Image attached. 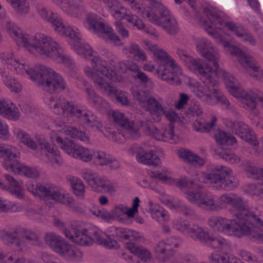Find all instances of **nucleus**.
<instances>
[{
	"instance_id": "obj_1",
	"label": "nucleus",
	"mask_w": 263,
	"mask_h": 263,
	"mask_svg": "<svg viewBox=\"0 0 263 263\" xmlns=\"http://www.w3.org/2000/svg\"><path fill=\"white\" fill-rule=\"evenodd\" d=\"M6 29L18 44L23 45L30 53L42 58H47L62 63L70 70H76L77 67L72 60L65 54L62 46L51 37L42 33L33 36L23 33L10 21L6 23Z\"/></svg>"
},
{
	"instance_id": "obj_2",
	"label": "nucleus",
	"mask_w": 263,
	"mask_h": 263,
	"mask_svg": "<svg viewBox=\"0 0 263 263\" xmlns=\"http://www.w3.org/2000/svg\"><path fill=\"white\" fill-rule=\"evenodd\" d=\"M1 58L9 66V68L17 74L28 75L42 89L50 93L61 92L66 89L67 84L63 77L53 69L42 65L30 68L24 63H20L13 57L12 53H4Z\"/></svg>"
},
{
	"instance_id": "obj_3",
	"label": "nucleus",
	"mask_w": 263,
	"mask_h": 263,
	"mask_svg": "<svg viewBox=\"0 0 263 263\" xmlns=\"http://www.w3.org/2000/svg\"><path fill=\"white\" fill-rule=\"evenodd\" d=\"M142 43L144 48L153 54L156 61L157 76L170 84L180 85L183 77L182 69L176 60L158 45L147 40H143Z\"/></svg>"
},
{
	"instance_id": "obj_4",
	"label": "nucleus",
	"mask_w": 263,
	"mask_h": 263,
	"mask_svg": "<svg viewBox=\"0 0 263 263\" xmlns=\"http://www.w3.org/2000/svg\"><path fill=\"white\" fill-rule=\"evenodd\" d=\"M108 58V64L101 57L93 56L91 60L92 68L85 67L84 71L92 80L97 88L104 94L114 98L115 96L114 56L112 55Z\"/></svg>"
},
{
	"instance_id": "obj_5",
	"label": "nucleus",
	"mask_w": 263,
	"mask_h": 263,
	"mask_svg": "<svg viewBox=\"0 0 263 263\" xmlns=\"http://www.w3.org/2000/svg\"><path fill=\"white\" fill-rule=\"evenodd\" d=\"M203 15L205 18L202 20L216 28L213 30L209 29V32L215 36H219L221 31L226 35L231 33L251 45H256V40L250 32L242 25L229 20L223 13L213 9L205 8Z\"/></svg>"
},
{
	"instance_id": "obj_6",
	"label": "nucleus",
	"mask_w": 263,
	"mask_h": 263,
	"mask_svg": "<svg viewBox=\"0 0 263 263\" xmlns=\"http://www.w3.org/2000/svg\"><path fill=\"white\" fill-rule=\"evenodd\" d=\"M49 105L57 115L76 117L88 127L96 128L99 130L102 127L101 121L91 111L82 110L74 102L69 101L63 96H52Z\"/></svg>"
},
{
	"instance_id": "obj_7",
	"label": "nucleus",
	"mask_w": 263,
	"mask_h": 263,
	"mask_svg": "<svg viewBox=\"0 0 263 263\" xmlns=\"http://www.w3.org/2000/svg\"><path fill=\"white\" fill-rule=\"evenodd\" d=\"M65 233L67 238L81 246H90L94 241L106 249H111L115 246V236L113 234L108 235L97 228L89 233L86 229L80 228L73 230V234L68 231Z\"/></svg>"
},
{
	"instance_id": "obj_8",
	"label": "nucleus",
	"mask_w": 263,
	"mask_h": 263,
	"mask_svg": "<svg viewBox=\"0 0 263 263\" xmlns=\"http://www.w3.org/2000/svg\"><path fill=\"white\" fill-rule=\"evenodd\" d=\"M176 53L186 68L199 77L202 82H215V68H213L204 60L191 56L181 48L176 49Z\"/></svg>"
},
{
	"instance_id": "obj_9",
	"label": "nucleus",
	"mask_w": 263,
	"mask_h": 263,
	"mask_svg": "<svg viewBox=\"0 0 263 263\" xmlns=\"http://www.w3.org/2000/svg\"><path fill=\"white\" fill-rule=\"evenodd\" d=\"M245 221L242 219H230L223 217L219 232L239 238L247 235L254 241L263 243V231L255 230Z\"/></svg>"
},
{
	"instance_id": "obj_10",
	"label": "nucleus",
	"mask_w": 263,
	"mask_h": 263,
	"mask_svg": "<svg viewBox=\"0 0 263 263\" xmlns=\"http://www.w3.org/2000/svg\"><path fill=\"white\" fill-rule=\"evenodd\" d=\"M204 178L205 183L215 190H232L238 184L232 169L222 165L213 166Z\"/></svg>"
},
{
	"instance_id": "obj_11",
	"label": "nucleus",
	"mask_w": 263,
	"mask_h": 263,
	"mask_svg": "<svg viewBox=\"0 0 263 263\" xmlns=\"http://www.w3.org/2000/svg\"><path fill=\"white\" fill-rule=\"evenodd\" d=\"M127 2L133 10L147 18L149 22L161 27L167 33L175 34L179 31L178 23L174 16H170L168 18L160 20L158 15L155 13L151 7H145L143 3L136 0H123Z\"/></svg>"
},
{
	"instance_id": "obj_12",
	"label": "nucleus",
	"mask_w": 263,
	"mask_h": 263,
	"mask_svg": "<svg viewBox=\"0 0 263 263\" xmlns=\"http://www.w3.org/2000/svg\"><path fill=\"white\" fill-rule=\"evenodd\" d=\"M36 10L43 20L51 23L55 32L62 35L68 36L76 42H79L81 39V35L79 32L74 31L71 27L64 25L62 18L45 5L37 4Z\"/></svg>"
},
{
	"instance_id": "obj_13",
	"label": "nucleus",
	"mask_w": 263,
	"mask_h": 263,
	"mask_svg": "<svg viewBox=\"0 0 263 263\" xmlns=\"http://www.w3.org/2000/svg\"><path fill=\"white\" fill-rule=\"evenodd\" d=\"M214 67L215 68V82L213 83L217 84V77H221L228 91L234 97L240 98L243 106L249 96V91L252 89H243L239 81L232 74L220 68L218 63V66Z\"/></svg>"
},
{
	"instance_id": "obj_14",
	"label": "nucleus",
	"mask_w": 263,
	"mask_h": 263,
	"mask_svg": "<svg viewBox=\"0 0 263 263\" xmlns=\"http://www.w3.org/2000/svg\"><path fill=\"white\" fill-rule=\"evenodd\" d=\"M231 205L237 210L235 215L238 219L245 220L247 225L257 231H263V220L261 217L254 213L249 212L241 197L234 195Z\"/></svg>"
},
{
	"instance_id": "obj_15",
	"label": "nucleus",
	"mask_w": 263,
	"mask_h": 263,
	"mask_svg": "<svg viewBox=\"0 0 263 263\" xmlns=\"http://www.w3.org/2000/svg\"><path fill=\"white\" fill-rule=\"evenodd\" d=\"M181 243V238L176 236L158 241L153 248L156 259L161 263L167 261L175 254V249L179 248Z\"/></svg>"
},
{
	"instance_id": "obj_16",
	"label": "nucleus",
	"mask_w": 263,
	"mask_h": 263,
	"mask_svg": "<svg viewBox=\"0 0 263 263\" xmlns=\"http://www.w3.org/2000/svg\"><path fill=\"white\" fill-rule=\"evenodd\" d=\"M36 190L37 195L44 200H52L70 206L73 203V199L66 196L61 188L54 184L37 183Z\"/></svg>"
},
{
	"instance_id": "obj_17",
	"label": "nucleus",
	"mask_w": 263,
	"mask_h": 263,
	"mask_svg": "<svg viewBox=\"0 0 263 263\" xmlns=\"http://www.w3.org/2000/svg\"><path fill=\"white\" fill-rule=\"evenodd\" d=\"M82 177L93 191L99 193L104 191L113 194L114 187L105 177L86 169L82 171Z\"/></svg>"
},
{
	"instance_id": "obj_18",
	"label": "nucleus",
	"mask_w": 263,
	"mask_h": 263,
	"mask_svg": "<svg viewBox=\"0 0 263 263\" xmlns=\"http://www.w3.org/2000/svg\"><path fill=\"white\" fill-rule=\"evenodd\" d=\"M86 22L89 28L92 29L99 37L107 42L115 43V34L113 32V29L103 23L97 14H88Z\"/></svg>"
},
{
	"instance_id": "obj_19",
	"label": "nucleus",
	"mask_w": 263,
	"mask_h": 263,
	"mask_svg": "<svg viewBox=\"0 0 263 263\" xmlns=\"http://www.w3.org/2000/svg\"><path fill=\"white\" fill-rule=\"evenodd\" d=\"M203 84L196 82L192 87V92L202 102L206 104L214 105L216 101L213 96L217 89L216 84L206 81Z\"/></svg>"
},
{
	"instance_id": "obj_20",
	"label": "nucleus",
	"mask_w": 263,
	"mask_h": 263,
	"mask_svg": "<svg viewBox=\"0 0 263 263\" xmlns=\"http://www.w3.org/2000/svg\"><path fill=\"white\" fill-rule=\"evenodd\" d=\"M196 48L202 57L212 63L213 66H218L220 54L210 41L203 37L198 39L196 43Z\"/></svg>"
},
{
	"instance_id": "obj_21",
	"label": "nucleus",
	"mask_w": 263,
	"mask_h": 263,
	"mask_svg": "<svg viewBox=\"0 0 263 263\" xmlns=\"http://www.w3.org/2000/svg\"><path fill=\"white\" fill-rule=\"evenodd\" d=\"M199 21L202 24V26L204 28L205 31L217 40V41L222 44L223 47L227 49L226 53L227 54H230L234 57H235L237 59V60L239 62L240 59L243 58L245 55L247 53L241 49L236 47L233 45H231L230 43L224 39V36L226 35L223 32H220V35L219 36H215L213 34L211 33L209 31V29H215L216 28L212 26V25L209 24L206 22L204 21L200 18H198Z\"/></svg>"
},
{
	"instance_id": "obj_22",
	"label": "nucleus",
	"mask_w": 263,
	"mask_h": 263,
	"mask_svg": "<svg viewBox=\"0 0 263 263\" xmlns=\"http://www.w3.org/2000/svg\"><path fill=\"white\" fill-rule=\"evenodd\" d=\"M143 126L145 127L146 133L153 136L158 140L168 142L171 143H177L178 141V137L175 135L174 126L172 124H168L161 130L157 128L152 123L150 124L145 123L143 124Z\"/></svg>"
},
{
	"instance_id": "obj_23",
	"label": "nucleus",
	"mask_w": 263,
	"mask_h": 263,
	"mask_svg": "<svg viewBox=\"0 0 263 263\" xmlns=\"http://www.w3.org/2000/svg\"><path fill=\"white\" fill-rule=\"evenodd\" d=\"M35 139L38 145L40 146L41 154L43 160L51 165L59 164L60 153L58 151L54 149L53 145L50 144L44 136L36 135Z\"/></svg>"
},
{
	"instance_id": "obj_24",
	"label": "nucleus",
	"mask_w": 263,
	"mask_h": 263,
	"mask_svg": "<svg viewBox=\"0 0 263 263\" xmlns=\"http://www.w3.org/2000/svg\"><path fill=\"white\" fill-rule=\"evenodd\" d=\"M226 125L232 129L235 133L241 139L246 141L253 146H257L258 142L254 132L248 126L242 122H233L230 120L226 119L224 121Z\"/></svg>"
},
{
	"instance_id": "obj_25",
	"label": "nucleus",
	"mask_w": 263,
	"mask_h": 263,
	"mask_svg": "<svg viewBox=\"0 0 263 263\" xmlns=\"http://www.w3.org/2000/svg\"><path fill=\"white\" fill-rule=\"evenodd\" d=\"M239 63L251 77L257 81H263V70L249 53H247L240 59Z\"/></svg>"
},
{
	"instance_id": "obj_26",
	"label": "nucleus",
	"mask_w": 263,
	"mask_h": 263,
	"mask_svg": "<svg viewBox=\"0 0 263 263\" xmlns=\"http://www.w3.org/2000/svg\"><path fill=\"white\" fill-rule=\"evenodd\" d=\"M17 153L15 147L0 143V157H5L3 165L8 171H16L19 168Z\"/></svg>"
},
{
	"instance_id": "obj_27",
	"label": "nucleus",
	"mask_w": 263,
	"mask_h": 263,
	"mask_svg": "<svg viewBox=\"0 0 263 263\" xmlns=\"http://www.w3.org/2000/svg\"><path fill=\"white\" fill-rule=\"evenodd\" d=\"M56 253L65 260L74 262L81 261L83 255L79 248L68 243L65 240L60 248L56 249Z\"/></svg>"
},
{
	"instance_id": "obj_28",
	"label": "nucleus",
	"mask_w": 263,
	"mask_h": 263,
	"mask_svg": "<svg viewBox=\"0 0 263 263\" xmlns=\"http://www.w3.org/2000/svg\"><path fill=\"white\" fill-rule=\"evenodd\" d=\"M40 242V238L35 233L21 229L20 239H17L15 242L16 250L20 252H26L28 250V243L36 245Z\"/></svg>"
},
{
	"instance_id": "obj_29",
	"label": "nucleus",
	"mask_w": 263,
	"mask_h": 263,
	"mask_svg": "<svg viewBox=\"0 0 263 263\" xmlns=\"http://www.w3.org/2000/svg\"><path fill=\"white\" fill-rule=\"evenodd\" d=\"M146 211L149 213L152 219L160 224L166 223L170 219L168 212L159 204L152 200H149L147 202Z\"/></svg>"
},
{
	"instance_id": "obj_30",
	"label": "nucleus",
	"mask_w": 263,
	"mask_h": 263,
	"mask_svg": "<svg viewBox=\"0 0 263 263\" xmlns=\"http://www.w3.org/2000/svg\"><path fill=\"white\" fill-rule=\"evenodd\" d=\"M185 194V197L190 202L201 209L209 210L210 195L194 191H187Z\"/></svg>"
},
{
	"instance_id": "obj_31",
	"label": "nucleus",
	"mask_w": 263,
	"mask_h": 263,
	"mask_svg": "<svg viewBox=\"0 0 263 263\" xmlns=\"http://www.w3.org/2000/svg\"><path fill=\"white\" fill-rule=\"evenodd\" d=\"M67 14L78 17L81 13L79 0H52Z\"/></svg>"
},
{
	"instance_id": "obj_32",
	"label": "nucleus",
	"mask_w": 263,
	"mask_h": 263,
	"mask_svg": "<svg viewBox=\"0 0 263 263\" xmlns=\"http://www.w3.org/2000/svg\"><path fill=\"white\" fill-rule=\"evenodd\" d=\"M0 115L5 118L16 121L20 117L18 109L10 101L0 100Z\"/></svg>"
},
{
	"instance_id": "obj_33",
	"label": "nucleus",
	"mask_w": 263,
	"mask_h": 263,
	"mask_svg": "<svg viewBox=\"0 0 263 263\" xmlns=\"http://www.w3.org/2000/svg\"><path fill=\"white\" fill-rule=\"evenodd\" d=\"M125 247L142 262L148 263L151 261L153 255L151 251L147 248L137 246L132 242L126 243Z\"/></svg>"
},
{
	"instance_id": "obj_34",
	"label": "nucleus",
	"mask_w": 263,
	"mask_h": 263,
	"mask_svg": "<svg viewBox=\"0 0 263 263\" xmlns=\"http://www.w3.org/2000/svg\"><path fill=\"white\" fill-rule=\"evenodd\" d=\"M249 96L245 100L243 107L247 110H254L258 102L261 103L263 107V93L259 89L253 88L249 91Z\"/></svg>"
},
{
	"instance_id": "obj_35",
	"label": "nucleus",
	"mask_w": 263,
	"mask_h": 263,
	"mask_svg": "<svg viewBox=\"0 0 263 263\" xmlns=\"http://www.w3.org/2000/svg\"><path fill=\"white\" fill-rule=\"evenodd\" d=\"M9 185L6 186L0 181V187L8 190L12 195L18 198H22L23 194L21 191L22 182H19L9 174L4 175Z\"/></svg>"
},
{
	"instance_id": "obj_36",
	"label": "nucleus",
	"mask_w": 263,
	"mask_h": 263,
	"mask_svg": "<svg viewBox=\"0 0 263 263\" xmlns=\"http://www.w3.org/2000/svg\"><path fill=\"white\" fill-rule=\"evenodd\" d=\"M209 233L203 228L197 224L190 226L186 235L193 239L202 242H207L209 239Z\"/></svg>"
},
{
	"instance_id": "obj_37",
	"label": "nucleus",
	"mask_w": 263,
	"mask_h": 263,
	"mask_svg": "<svg viewBox=\"0 0 263 263\" xmlns=\"http://www.w3.org/2000/svg\"><path fill=\"white\" fill-rule=\"evenodd\" d=\"M142 107L146 111H148L155 118H157L160 113L163 111L161 99H156L153 97H148Z\"/></svg>"
},
{
	"instance_id": "obj_38",
	"label": "nucleus",
	"mask_w": 263,
	"mask_h": 263,
	"mask_svg": "<svg viewBox=\"0 0 263 263\" xmlns=\"http://www.w3.org/2000/svg\"><path fill=\"white\" fill-rule=\"evenodd\" d=\"M233 195L224 194L220 196L218 200L211 196L209 210L219 211L225 208L227 204H231Z\"/></svg>"
},
{
	"instance_id": "obj_39",
	"label": "nucleus",
	"mask_w": 263,
	"mask_h": 263,
	"mask_svg": "<svg viewBox=\"0 0 263 263\" xmlns=\"http://www.w3.org/2000/svg\"><path fill=\"white\" fill-rule=\"evenodd\" d=\"M207 242L214 248L223 251H229L231 249V243L227 239L221 236H211L209 234V239Z\"/></svg>"
},
{
	"instance_id": "obj_40",
	"label": "nucleus",
	"mask_w": 263,
	"mask_h": 263,
	"mask_svg": "<svg viewBox=\"0 0 263 263\" xmlns=\"http://www.w3.org/2000/svg\"><path fill=\"white\" fill-rule=\"evenodd\" d=\"M214 138L216 142L221 146L233 145L236 143V139L234 136L221 129L215 131Z\"/></svg>"
},
{
	"instance_id": "obj_41",
	"label": "nucleus",
	"mask_w": 263,
	"mask_h": 263,
	"mask_svg": "<svg viewBox=\"0 0 263 263\" xmlns=\"http://www.w3.org/2000/svg\"><path fill=\"white\" fill-rule=\"evenodd\" d=\"M244 171L249 177L259 181L263 185V167L256 166L250 162H247Z\"/></svg>"
},
{
	"instance_id": "obj_42",
	"label": "nucleus",
	"mask_w": 263,
	"mask_h": 263,
	"mask_svg": "<svg viewBox=\"0 0 263 263\" xmlns=\"http://www.w3.org/2000/svg\"><path fill=\"white\" fill-rule=\"evenodd\" d=\"M244 171L249 177L259 181L263 185V167L256 166L250 162H247Z\"/></svg>"
},
{
	"instance_id": "obj_43",
	"label": "nucleus",
	"mask_w": 263,
	"mask_h": 263,
	"mask_svg": "<svg viewBox=\"0 0 263 263\" xmlns=\"http://www.w3.org/2000/svg\"><path fill=\"white\" fill-rule=\"evenodd\" d=\"M90 212L92 215L108 222H111L115 219V212L114 209L107 211L102 208L96 206L91 209Z\"/></svg>"
},
{
	"instance_id": "obj_44",
	"label": "nucleus",
	"mask_w": 263,
	"mask_h": 263,
	"mask_svg": "<svg viewBox=\"0 0 263 263\" xmlns=\"http://www.w3.org/2000/svg\"><path fill=\"white\" fill-rule=\"evenodd\" d=\"M136 158L139 162L146 165H158L160 163V158L154 155L152 151L138 153L136 156Z\"/></svg>"
},
{
	"instance_id": "obj_45",
	"label": "nucleus",
	"mask_w": 263,
	"mask_h": 263,
	"mask_svg": "<svg viewBox=\"0 0 263 263\" xmlns=\"http://www.w3.org/2000/svg\"><path fill=\"white\" fill-rule=\"evenodd\" d=\"M93 158L99 165L104 166L112 163L114 161L113 156L104 151H93Z\"/></svg>"
},
{
	"instance_id": "obj_46",
	"label": "nucleus",
	"mask_w": 263,
	"mask_h": 263,
	"mask_svg": "<svg viewBox=\"0 0 263 263\" xmlns=\"http://www.w3.org/2000/svg\"><path fill=\"white\" fill-rule=\"evenodd\" d=\"M212 263H235L236 257L227 253H212L209 256Z\"/></svg>"
},
{
	"instance_id": "obj_47",
	"label": "nucleus",
	"mask_w": 263,
	"mask_h": 263,
	"mask_svg": "<svg viewBox=\"0 0 263 263\" xmlns=\"http://www.w3.org/2000/svg\"><path fill=\"white\" fill-rule=\"evenodd\" d=\"M93 151L88 148L78 145L75 149L72 157L84 162H89L93 159Z\"/></svg>"
},
{
	"instance_id": "obj_48",
	"label": "nucleus",
	"mask_w": 263,
	"mask_h": 263,
	"mask_svg": "<svg viewBox=\"0 0 263 263\" xmlns=\"http://www.w3.org/2000/svg\"><path fill=\"white\" fill-rule=\"evenodd\" d=\"M55 140L59 146L72 157L73 154H74L75 149H76L79 145L76 144L74 142L70 139H65L63 140L60 137H57Z\"/></svg>"
},
{
	"instance_id": "obj_49",
	"label": "nucleus",
	"mask_w": 263,
	"mask_h": 263,
	"mask_svg": "<svg viewBox=\"0 0 263 263\" xmlns=\"http://www.w3.org/2000/svg\"><path fill=\"white\" fill-rule=\"evenodd\" d=\"M217 118L214 116H212V120L209 123H206L202 119L196 120L193 123V127L197 132L207 133L214 127Z\"/></svg>"
},
{
	"instance_id": "obj_50",
	"label": "nucleus",
	"mask_w": 263,
	"mask_h": 263,
	"mask_svg": "<svg viewBox=\"0 0 263 263\" xmlns=\"http://www.w3.org/2000/svg\"><path fill=\"white\" fill-rule=\"evenodd\" d=\"M16 138L27 147L34 149L36 147V143L30 138V135L21 129H15L14 131Z\"/></svg>"
},
{
	"instance_id": "obj_51",
	"label": "nucleus",
	"mask_w": 263,
	"mask_h": 263,
	"mask_svg": "<svg viewBox=\"0 0 263 263\" xmlns=\"http://www.w3.org/2000/svg\"><path fill=\"white\" fill-rule=\"evenodd\" d=\"M163 115L170 121V123L169 124H172L173 126V123L180 120L179 115L173 109H167L166 108L163 107V111L160 113L158 117L154 118L155 121H160Z\"/></svg>"
},
{
	"instance_id": "obj_52",
	"label": "nucleus",
	"mask_w": 263,
	"mask_h": 263,
	"mask_svg": "<svg viewBox=\"0 0 263 263\" xmlns=\"http://www.w3.org/2000/svg\"><path fill=\"white\" fill-rule=\"evenodd\" d=\"M8 2L19 15H24L29 12V7L26 0H8Z\"/></svg>"
},
{
	"instance_id": "obj_53",
	"label": "nucleus",
	"mask_w": 263,
	"mask_h": 263,
	"mask_svg": "<svg viewBox=\"0 0 263 263\" xmlns=\"http://www.w3.org/2000/svg\"><path fill=\"white\" fill-rule=\"evenodd\" d=\"M64 240L60 236L53 233L46 234L45 236L46 244L50 247L55 252L56 249L60 248Z\"/></svg>"
},
{
	"instance_id": "obj_54",
	"label": "nucleus",
	"mask_w": 263,
	"mask_h": 263,
	"mask_svg": "<svg viewBox=\"0 0 263 263\" xmlns=\"http://www.w3.org/2000/svg\"><path fill=\"white\" fill-rule=\"evenodd\" d=\"M126 20L128 23L134 25V26H136L138 29L140 30H144V31L147 32L151 35H154L158 37V34L156 33L154 31H148L147 28H145V25L143 24L142 21L140 18H139L137 15L129 14V15L127 16V17H126Z\"/></svg>"
},
{
	"instance_id": "obj_55",
	"label": "nucleus",
	"mask_w": 263,
	"mask_h": 263,
	"mask_svg": "<svg viewBox=\"0 0 263 263\" xmlns=\"http://www.w3.org/2000/svg\"><path fill=\"white\" fill-rule=\"evenodd\" d=\"M71 186L74 194L81 197H83L85 194V186L81 179L72 177L70 179Z\"/></svg>"
},
{
	"instance_id": "obj_56",
	"label": "nucleus",
	"mask_w": 263,
	"mask_h": 263,
	"mask_svg": "<svg viewBox=\"0 0 263 263\" xmlns=\"http://www.w3.org/2000/svg\"><path fill=\"white\" fill-rule=\"evenodd\" d=\"M162 203L173 211H179L183 202L177 198L168 195Z\"/></svg>"
},
{
	"instance_id": "obj_57",
	"label": "nucleus",
	"mask_w": 263,
	"mask_h": 263,
	"mask_svg": "<svg viewBox=\"0 0 263 263\" xmlns=\"http://www.w3.org/2000/svg\"><path fill=\"white\" fill-rule=\"evenodd\" d=\"M176 184L180 189H198L201 187L196 180H190L186 177L181 178Z\"/></svg>"
},
{
	"instance_id": "obj_58",
	"label": "nucleus",
	"mask_w": 263,
	"mask_h": 263,
	"mask_svg": "<svg viewBox=\"0 0 263 263\" xmlns=\"http://www.w3.org/2000/svg\"><path fill=\"white\" fill-rule=\"evenodd\" d=\"M213 98H215L214 100L216 102H219L226 109H230L231 110H234V107L232 105L230 101L228 100L226 97L224 95L223 92L218 88H217ZM217 103H216V104Z\"/></svg>"
},
{
	"instance_id": "obj_59",
	"label": "nucleus",
	"mask_w": 263,
	"mask_h": 263,
	"mask_svg": "<svg viewBox=\"0 0 263 263\" xmlns=\"http://www.w3.org/2000/svg\"><path fill=\"white\" fill-rule=\"evenodd\" d=\"M172 227L173 229L186 235L190 224L189 222L182 218H176L172 221Z\"/></svg>"
},
{
	"instance_id": "obj_60",
	"label": "nucleus",
	"mask_w": 263,
	"mask_h": 263,
	"mask_svg": "<svg viewBox=\"0 0 263 263\" xmlns=\"http://www.w3.org/2000/svg\"><path fill=\"white\" fill-rule=\"evenodd\" d=\"M66 135L69 136L72 138L80 140L82 141L87 142L88 141L89 138L87 135L84 132L79 131L77 128L69 127L65 130Z\"/></svg>"
},
{
	"instance_id": "obj_61",
	"label": "nucleus",
	"mask_w": 263,
	"mask_h": 263,
	"mask_svg": "<svg viewBox=\"0 0 263 263\" xmlns=\"http://www.w3.org/2000/svg\"><path fill=\"white\" fill-rule=\"evenodd\" d=\"M130 53L134 57L137 58L139 61L144 62L147 61V57L145 51L135 43H132L130 45Z\"/></svg>"
},
{
	"instance_id": "obj_62",
	"label": "nucleus",
	"mask_w": 263,
	"mask_h": 263,
	"mask_svg": "<svg viewBox=\"0 0 263 263\" xmlns=\"http://www.w3.org/2000/svg\"><path fill=\"white\" fill-rule=\"evenodd\" d=\"M21 229H15L13 231H6L4 233L3 240L6 243H14L17 239H20Z\"/></svg>"
},
{
	"instance_id": "obj_63",
	"label": "nucleus",
	"mask_w": 263,
	"mask_h": 263,
	"mask_svg": "<svg viewBox=\"0 0 263 263\" xmlns=\"http://www.w3.org/2000/svg\"><path fill=\"white\" fill-rule=\"evenodd\" d=\"M108 117L111 123V127H107L104 134L109 139L115 141V134L114 130V128L115 126V111L111 110L109 111Z\"/></svg>"
},
{
	"instance_id": "obj_64",
	"label": "nucleus",
	"mask_w": 263,
	"mask_h": 263,
	"mask_svg": "<svg viewBox=\"0 0 263 263\" xmlns=\"http://www.w3.org/2000/svg\"><path fill=\"white\" fill-rule=\"evenodd\" d=\"M85 91L87 93V99L91 103L96 106L106 104V102L96 93L93 89L86 88Z\"/></svg>"
}]
</instances>
